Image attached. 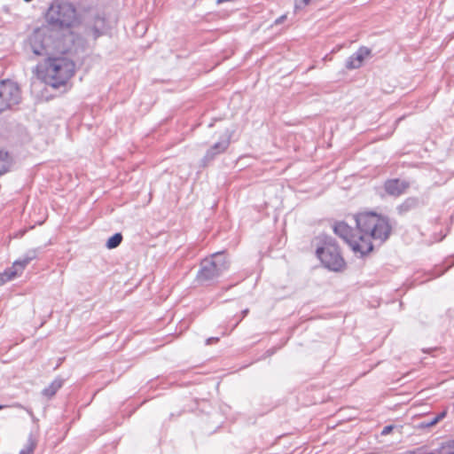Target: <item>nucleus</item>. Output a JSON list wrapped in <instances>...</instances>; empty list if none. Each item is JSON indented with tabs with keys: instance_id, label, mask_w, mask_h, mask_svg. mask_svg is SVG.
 Masks as SVG:
<instances>
[{
	"instance_id": "nucleus-1",
	"label": "nucleus",
	"mask_w": 454,
	"mask_h": 454,
	"mask_svg": "<svg viewBox=\"0 0 454 454\" xmlns=\"http://www.w3.org/2000/svg\"><path fill=\"white\" fill-rule=\"evenodd\" d=\"M45 20L52 30H65L67 35L52 41V34L35 33L29 39L33 53L37 56L49 55L51 50L62 54L70 52L75 37L72 29L82 23L74 4L66 0H53L45 13Z\"/></svg>"
},
{
	"instance_id": "nucleus-2",
	"label": "nucleus",
	"mask_w": 454,
	"mask_h": 454,
	"mask_svg": "<svg viewBox=\"0 0 454 454\" xmlns=\"http://www.w3.org/2000/svg\"><path fill=\"white\" fill-rule=\"evenodd\" d=\"M355 221L358 234L354 235L349 247L361 257L372 251V239L382 244L391 235L392 226L387 216L372 211L364 212L356 214Z\"/></svg>"
},
{
	"instance_id": "nucleus-3",
	"label": "nucleus",
	"mask_w": 454,
	"mask_h": 454,
	"mask_svg": "<svg viewBox=\"0 0 454 454\" xmlns=\"http://www.w3.org/2000/svg\"><path fill=\"white\" fill-rule=\"evenodd\" d=\"M316 254L322 264L333 271L341 270L345 266V261L336 240L331 236L321 234L316 238Z\"/></svg>"
},
{
	"instance_id": "nucleus-4",
	"label": "nucleus",
	"mask_w": 454,
	"mask_h": 454,
	"mask_svg": "<svg viewBox=\"0 0 454 454\" xmlns=\"http://www.w3.org/2000/svg\"><path fill=\"white\" fill-rule=\"evenodd\" d=\"M74 74V63L63 57L51 58L46 60L45 82L58 89L66 85Z\"/></svg>"
},
{
	"instance_id": "nucleus-5",
	"label": "nucleus",
	"mask_w": 454,
	"mask_h": 454,
	"mask_svg": "<svg viewBox=\"0 0 454 454\" xmlns=\"http://www.w3.org/2000/svg\"><path fill=\"white\" fill-rule=\"evenodd\" d=\"M229 265L224 253H215L201 262L196 278L201 284L213 283L229 269Z\"/></svg>"
},
{
	"instance_id": "nucleus-6",
	"label": "nucleus",
	"mask_w": 454,
	"mask_h": 454,
	"mask_svg": "<svg viewBox=\"0 0 454 454\" xmlns=\"http://www.w3.org/2000/svg\"><path fill=\"white\" fill-rule=\"evenodd\" d=\"M83 12L88 13L84 21V33L87 36H91L97 40L106 35L109 29L106 13L103 10L89 7Z\"/></svg>"
},
{
	"instance_id": "nucleus-7",
	"label": "nucleus",
	"mask_w": 454,
	"mask_h": 454,
	"mask_svg": "<svg viewBox=\"0 0 454 454\" xmlns=\"http://www.w3.org/2000/svg\"><path fill=\"white\" fill-rule=\"evenodd\" d=\"M21 89L18 82L11 79L0 80V114L12 110L20 104Z\"/></svg>"
},
{
	"instance_id": "nucleus-8",
	"label": "nucleus",
	"mask_w": 454,
	"mask_h": 454,
	"mask_svg": "<svg viewBox=\"0 0 454 454\" xmlns=\"http://www.w3.org/2000/svg\"><path fill=\"white\" fill-rule=\"evenodd\" d=\"M233 131L226 129L221 136L220 140L211 145L201 159V165L207 166L216 156L225 153L231 145Z\"/></svg>"
},
{
	"instance_id": "nucleus-9",
	"label": "nucleus",
	"mask_w": 454,
	"mask_h": 454,
	"mask_svg": "<svg viewBox=\"0 0 454 454\" xmlns=\"http://www.w3.org/2000/svg\"><path fill=\"white\" fill-rule=\"evenodd\" d=\"M410 187V183L399 178L387 179L384 183V189L386 192L394 197H399L403 194Z\"/></svg>"
},
{
	"instance_id": "nucleus-10",
	"label": "nucleus",
	"mask_w": 454,
	"mask_h": 454,
	"mask_svg": "<svg viewBox=\"0 0 454 454\" xmlns=\"http://www.w3.org/2000/svg\"><path fill=\"white\" fill-rule=\"evenodd\" d=\"M372 53L371 49L365 46H361L348 58L345 63V67L348 70L356 69L362 67L364 59L370 56Z\"/></svg>"
},
{
	"instance_id": "nucleus-11",
	"label": "nucleus",
	"mask_w": 454,
	"mask_h": 454,
	"mask_svg": "<svg viewBox=\"0 0 454 454\" xmlns=\"http://www.w3.org/2000/svg\"><path fill=\"white\" fill-rule=\"evenodd\" d=\"M424 205V202L418 197H408L395 208L397 214L401 216L415 210Z\"/></svg>"
},
{
	"instance_id": "nucleus-12",
	"label": "nucleus",
	"mask_w": 454,
	"mask_h": 454,
	"mask_svg": "<svg viewBox=\"0 0 454 454\" xmlns=\"http://www.w3.org/2000/svg\"><path fill=\"white\" fill-rule=\"evenodd\" d=\"M333 232L341 238L348 246L354 239V230L345 222H339L333 225Z\"/></svg>"
},
{
	"instance_id": "nucleus-13",
	"label": "nucleus",
	"mask_w": 454,
	"mask_h": 454,
	"mask_svg": "<svg viewBox=\"0 0 454 454\" xmlns=\"http://www.w3.org/2000/svg\"><path fill=\"white\" fill-rule=\"evenodd\" d=\"M64 380L62 378H56L48 387H44L42 395L47 398H51L62 387Z\"/></svg>"
},
{
	"instance_id": "nucleus-14",
	"label": "nucleus",
	"mask_w": 454,
	"mask_h": 454,
	"mask_svg": "<svg viewBox=\"0 0 454 454\" xmlns=\"http://www.w3.org/2000/svg\"><path fill=\"white\" fill-rule=\"evenodd\" d=\"M37 446V440L30 434L27 437L24 447L20 450L19 454H34Z\"/></svg>"
},
{
	"instance_id": "nucleus-15",
	"label": "nucleus",
	"mask_w": 454,
	"mask_h": 454,
	"mask_svg": "<svg viewBox=\"0 0 454 454\" xmlns=\"http://www.w3.org/2000/svg\"><path fill=\"white\" fill-rule=\"evenodd\" d=\"M11 164L9 153L0 150V176L9 171Z\"/></svg>"
},
{
	"instance_id": "nucleus-16",
	"label": "nucleus",
	"mask_w": 454,
	"mask_h": 454,
	"mask_svg": "<svg viewBox=\"0 0 454 454\" xmlns=\"http://www.w3.org/2000/svg\"><path fill=\"white\" fill-rule=\"evenodd\" d=\"M447 415V411H442L439 414L435 415L431 419H427L420 423L419 427L422 428L431 427L435 426L439 421L444 419Z\"/></svg>"
},
{
	"instance_id": "nucleus-17",
	"label": "nucleus",
	"mask_w": 454,
	"mask_h": 454,
	"mask_svg": "<svg viewBox=\"0 0 454 454\" xmlns=\"http://www.w3.org/2000/svg\"><path fill=\"white\" fill-rule=\"evenodd\" d=\"M123 239V237L121 232H116L113 236H111L106 243V247L108 249H114L119 247Z\"/></svg>"
},
{
	"instance_id": "nucleus-18",
	"label": "nucleus",
	"mask_w": 454,
	"mask_h": 454,
	"mask_svg": "<svg viewBox=\"0 0 454 454\" xmlns=\"http://www.w3.org/2000/svg\"><path fill=\"white\" fill-rule=\"evenodd\" d=\"M15 269L11 267L6 269L4 272L0 273V286L4 285L7 281H10L17 277Z\"/></svg>"
},
{
	"instance_id": "nucleus-19",
	"label": "nucleus",
	"mask_w": 454,
	"mask_h": 454,
	"mask_svg": "<svg viewBox=\"0 0 454 454\" xmlns=\"http://www.w3.org/2000/svg\"><path fill=\"white\" fill-rule=\"evenodd\" d=\"M438 454H454V440H450L442 443L437 450Z\"/></svg>"
},
{
	"instance_id": "nucleus-20",
	"label": "nucleus",
	"mask_w": 454,
	"mask_h": 454,
	"mask_svg": "<svg viewBox=\"0 0 454 454\" xmlns=\"http://www.w3.org/2000/svg\"><path fill=\"white\" fill-rule=\"evenodd\" d=\"M30 262V261H28L27 258L22 256L21 258L16 260L13 263H12V266L11 267L12 269H15V271L17 272V275H19L20 272H22V270L25 269V267Z\"/></svg>"
},
{
	"instance_id": "nucleus-21",
	"label": "nucleus",
	"mask_w": 454,
	"mask_h": 454,
	"mask_svg": "<svg viewBox=\"0 0 454 454\" xmlns=\"http://www.w3.org/2000/svg\"><path fill=\"white\" fill-rule=\"evenodd\" d=\"M24 257L27 258L28 261H32L36 258L37 256V249H30L26 252V254L23 255Z\"/></svg>"
},
{
	"instance_id": "nucleus-22",
	"label": "nucleus",
	"mask_w": 454,
	"mask_h": 454,
	"mask_svg": "<svg viewBox=\"0 0 454 454\" xmlns=\"http://www.w3.org/2000/svg\"><path fill=\"white\" fill-rule=\"evenodd\" d=\"M395 428V426L388 425L384 427V428L381 431V435H387L392 432V430Z\"/></svg>"
},
{
	"instance_id": "nucleus-23",
	"label": "nucleus",
	"mask_w": 454,
	"mask_h": 454,
	"mask_svg": "<svg viewBox=\"0 0 454 454\" xmlns=\"http://www.w3.org/2000/svg\"><path fill=\"white\" fill-rule=\"evenodd\" d=\"M286 19V15H281L280 17H278L276 20H275V24L276 25H278V24H281L283 23Z\"/></svg>"
},
{
	"instance_id": "nucleus-24",
	"label": "nucleus",
	"mask_w": 454,
	"mask_h": 454,
	"mask_svg": "<svg viewBox=\"0 0 454 454\" xmlns=\"http://www.w3.org/2000/svg\"><path fill=\"white\" fill-rule=\"evenodd\" d=\"M218 340H219V339H218L217 337H210V338L207 339V340H206V344H207V345H210V344H212L213 342L218 341Z\"/></svg>"
},
{
	"instance_id": "nucleus-25",
	"label": "nucleus",
	"mask_w": 454,
	"mask_h": 454,
	"mask_svg": "<svg viewBox=\"0 0 454 454\" xmlns=\"http://www.w3.org/2000/svg\"><path fill=\"white\" fill-rule=\"evenodd\" d=\"M274 353H275V348H270V349H268V350L266 351L265 355H266L267 356H272Z\"/></svg>"
},
{
	"instance_id": "nucleus-26",
	"label": "nucleus",
	"mask_w": 454,
	"mask_h": 454,
	"mask_svg": "<svg viewBox=\"0 0 454 454\" xmlns=\"http://www.w3.org/2000/svg\"><path fill=\"white\" fill-rule=\"evenodd\" d=\"M301 1V4L305 6V5H308L311 0H300Z\"/></svg>"
},
{
	"instance_id": "nucleus-27",
	"label": "nucleus",
	"mask_w": 454,
	"mask_h": 454,
	"mask_svg": "<svg viewBox=\"0 0 454 454\" xmlns=\"http://www.w3.org/2000/svg\"><path fill=\"white\" fill-rule=\"evenodd\" d=\"M249 312L248 309L242 310V318H244Z\"/></svg>"
},
{
	"instance_id": "nucleus-28",
	"label": "nucleus",
	"mask_w": 454,
	"mask_h": 454,
	"mask_svg": "<svg viewBox=\"0 0 454 454\" xmlns=\"http://www.w3.org/2000/svg\"><path fill=\"white\" fill-rule=\"evenodd\" d=\"M13 406L18 408H23V406L20 403H15Z\"/></svg>"
},
{
	"instance_id": "nucleus-29",
	"label": "nucleus",
	"mask_w": 454,
	"mask_h": 454,
	"mask_svg": "<svg viewBox=\"0 0 454 454\" xmlns=\"http://www.w3.org/2000/svg\"><path fill=\"white\" fill-rule=\"evenodd\" d=\"M5 406L0 404V411L3 410Z\"/></svg>"
},
{
	"instance_id": "nucleus-30",
	"label": "nucleus",
	"mask_w": 454,
	"mask_h": 454,
	"mask_svg": "<svg viewBox=\"0 0 454 454\" xmlns=\"http://www.w3.org/2000/svg\"><path fill=\"white\" fill-rule=\"evenodd\" d=\"M27 412H28L30 415H32V414H33L31 411H29V410H27Z\"/></svg>"
}]
</instances>
